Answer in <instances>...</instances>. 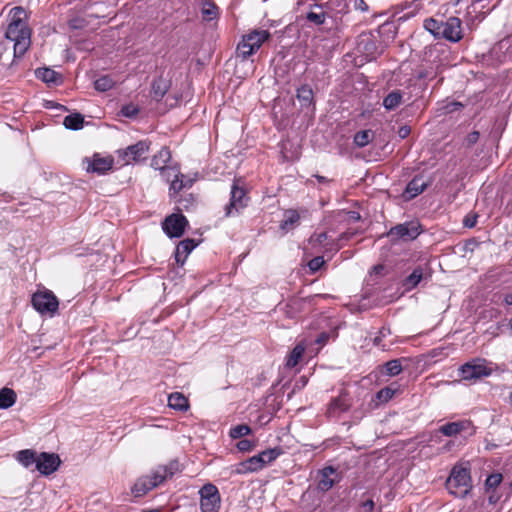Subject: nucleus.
Segmentation results:
<instances>
[{
  "mask_svg": "<svg viewBox=\"0 0 512 512\" xmlns=\"http://www.w3.org/2000/svg\"><path fill=\"white\" fill-rule=\"evenodd\" d=\"M139 112V109L134 104H126L121 108V115L128 118L135 117Z\"/></svg>",
  "mask_w": 512,
  "mask_h": 512,
  "instance_id": "obj_47",
  "label": "nucleus"
},
{
  "mask_svg": "<svg viewBox=\"0 0 512 512\" xmlns=\"http://www.w3.org/2000/svg\"><path fill=\"white\" fill-rule=\"evenodd\" d=\"M143 512H157L156 510H148V511H143Z\"/></svg>",
  "mask_w": 512,
  "mask_h": 512,
  "instance_id": "obj_64",
  "label": "nucleus"
},
{
  "mask_svg": "<svg viewBox=\"0 0 512 512\" xmlns=\"http://www.w3.org/2000/svg\"><path fill=\"white\" fill-rule=\"evenodd\" d=\"M420 228L421 226L417 222H405L392 227L388 231L387 236L393 241H411L420 235Z\"/></svg>",
  "mask_w": 512,
  "mask_h": 512,
  "instance_id": "obj_11",
  "label": "nucleus"
},
{
  "mask_svg": "<svg viewBox=\"0 0 512 512\" xmlns=\"http://www.w3.org/2000/svg\"><path fill=\"white\" fill-rule=\"evenodd\" d=\"M171 159L170 150L167 147H162L151 160V166L154 169L161 171V176L167 181L170 180L171 174L174 173L173 167H167V162Z\"/></svg>",
  "mask_w": 512,
  "mask_h": 512,
  "instance_id": "obj_15",
  "label": "nucleus"
},
{
  "mask_svg": "<svg viewBox=\"0 0 512 512\" xmlns=\"http://www.w3.org/2000/svg\"><path fill=\"white\" fill-rule=\"evenodd\" d=\"M171 177H173V179L171 180L169 188V196L170 198H176L179 192L185 189V175L174 169V173L171 174Z\"/></svg>",
  "mask_w": 512,
  "mask_h": 512,
  "instance_id": "obj_27",
  "label": "nucleus"
},
{
  "mask_svg": "<svg viewBox=\"0 0 512 512\" xmlns=\"http://www.w3.org/2000/svg\"><path fill=\"white\" fill-rule=\"evenodd\" d=\"M14 59L10 49L5 47L3 43H0V66L9 67Z\"/></svg>",
  "mask_w": 512,
  "mask_h": 512,
  "instance_id": "obj_40",
  "label": "nucleus"
},
{
  "mask_svg": "<svg viewBox=\"0 0 512 512\" xmlns=\"http://www.w3.org/2000/svg\"><path fill=\"white\" fill-rule=\"evenodd\" d=\"M371 140V131L363 130L359 131L354 136V143L356 146L362 148L365 147Z\"/></svg>",
  "mask_w": 512,
  "mask_h": 512,
  "instance_id": "obj_41",
  "label": "nucleus"
},
{
  "mask_svg": "<svg viewBox=\"0 0 512 512\" xmlns=\"http://www.w3.org/2000/svg\"><path fill=\"white\" fill-rule=\"evenodd\" d=\"M428 183L424 181L423 177L416 175L406 186L404 191V197L407 200H411L416 196L420 195L427 187Z\"/></svg>",
  "mask_w": 512,
  "mask_h": 512,
  "instance_id": "obj_20",
  "label": "nucleus"
},
{
  "mask_svg": "<svg viewBox=\"0 0 512 512\" xmlns=\"http://www.w3.org/2000/svg\"><path fill=\"white\" fill-rule=\"evenodd\" d=\"M193 183H194V180L192 178H188L187 176H185V178H184L185 189L191 188Z\"/></svg>",
  "mask_w": 512,
  "mask_h": 512,
  "instance_id": "obj_58",
  "label": "nucleus"
},
{
  "mask_svg": "<svg viewBox=\"0 0 512 512\" xmlns=\"http://www.w3.org/2000/svg\"><path fill=\"white\" fill-rule=\"evenodd\" d=\"M12 18L11 22H25L24 18L26 16L25 10L22 7H14L12 9Z\"/></svg>",
  "mask_w": 512,
  "mask_h": 512,
  "instance_id": "obj_51",
  "label": "nucleus"
},
{
  "mask_svg": "<svg viewBox=\"0 0 512 512\" xmlns=\"http://www.w3.org/2000/svg\"><path fill=\"white\" fill-rule=\"evenodd\" d=\"M383 371L388 376H396L402 372L400 359H393L383 365Z\"/></svg>",
  "mask_w": 512,
  "mask_h": 512,
  "instance_id": "obj_36",
  "label": "nucleus"
},
{
  "mask_svg": "<svg viewBox=\"0 0 512 512\" xmlns=\"http://www.w3.org/2000/svg\"><path fill=\"white\" fill-rule=\"evenodd\" d=\"M84 117L80 113L67 115L64 118L63 124L67 129L79 130L83 127Z\"/></svg>",
  "mask_w": 512,
  "mask_h": 512,
  "instance_id": "obj_34",
  "label": "nucleus"
},
{
  "mask_svg": "<svg viewBox=\"0 0 512 512\" xmlns=\"http://www.w3.org/2000/svg\"><path fill=\"white\" fill-rule=\"evenodd\" d=\"M180 471L181 464L177 459H173L167 465H160L154 469V472L159 474L163 478V481H165L167 478H171L173 475H176Z\"/></svg>",
  "mask_w": 512,
  "mask_h": 512,
  "instance_id": "obj_25",
  "label": "nucleus"
},
{
  "mask_svg": "<svg viewBox=\"0 0 512 512\" xmlns=\"http://www.w3.org/2000/svg\"><path fill=\"white\" fill-rule=\"evenodd\" d=\"M35 75L38 79L42 80L43 82L49 85H59L62 83L61 74L55 72L50 68H38L35 71Z\"/></svg>",
  "mask_w": 512,
  "mask_h": 512,
  "instance_id": "obj_23",
  "label": "nucleus"
},
{
  "mask_svg": "<svg viewBox=\"0 0 512 512\" xmlns=\"http://www.w3.org/2000/svg\"><path fill=\"white\" fill-rule=\"evenodd\" d=\"M220 123V112H218L217 116H216V119H215V131H216V134L218 135V125Z\"/></svg>",
  "mask_w": 512,
  "mask_h": 512,
  "instance_id": "obj_60",
  "label": "nucleus"
},
{
  "mask_svg": "<svg viewBox=\"0 0 512 512\" xmlns=\"http://www.w3.org/2000/svg\"><path fill=\"white\" fill-rule=\"evenodd\" d=\"M477 215H467L463 220V225L467 228H473L477 223Z\"/></svg>",
  "mask_w": 512,
  "mask_h": 512,
  "instance_id": "obj_53",
  "label": "nucleus"
},
{
  "mask_svg": "<svg viewBox=\"0 0 512 512\" xmlns=\"http://www.w3.org/2000/svg\"><path fill=\"white\" fill-rule=\"evenodd\" d=\"M188 221L185 216L179 213H173L165 218L162 228L165 233L173 238L181 237L185 231Z\"/></svg>",
  "mask_w": 512,
  "mask_h": 512,
  "instance_id": "obj_12",
  "label": "nucleus"
},
{
  "mask_svg": "<svg viewBox=\"0 0 512 512\" xmlns=\"http://www.w3.org/2000/svg\"><path fill=\"white\" fill-rule=\"evenodd\" d=\"M175 202L177 203V210L183 211V210H190L194 205L196 204V197L192 194H182L179 198H173Z\"/></svg>",
  "mask_w": 512,
  "mask_h": 512,
  "instance_id": "obj_33",
  "label": "nucleus"
},
{
  "mask_svg": "<svg viewBox=\"0 0 512 512\" xmlns=\"http://www.w3.org/2000/svg\"><path fill=\"white\" fill-rule=\"evenodd\" d=\"M302 306V300L291 299L286 305V314L288 317L293 318L300 311Z\"/></svg>",
  "mask_w": 512,
  "mask_h": 512,
  "instance_id": "obj_42",
  "label": "nucleus"
},
{
  "mask_svg": "<svg viewBox=\"0 0 512 512\" xmlns=\"http://www.w3.org/2000/svg\"><path fill=\"white\" fill-rule=\"evenodd\" d=\"M61 464L58 454L42 452L37 457L36 469L42 475H50L55 472Z\"/></svg>",
  "mask_w": 512,
  "mask_h": 512,
  "instance_id": "obj_14",
  "label": "nucleus"
},
{
  "mask_svg": "<svg viewBox=\"0 0 512 512\" xmlns=\"http://www.w3.org/2000/svg\"><path fill=\"white\" fill-rule=\"evenodd\" d=\"M306 18L309 22L314 23L315 25H322L325 22L326 14L324 12L316 13L310 11L307 13Z\"/></svg>",
  "mask_w": 512,
  "mask_h": 512,
  "instance_id": "obj_46",
  "label": "nucleus"
},
{
  "mask_svg": "<svg viewBox=\"0 0 512 512\" xmlns=\"http://www.w3.org/2000/svg\"><path fill=\"white\" fill-rule=\"evenodd\" d=\"M150 148V142L142 140L136 144L130 145L125 149L117 151L121 165H129L132 162H139L146 159V155Z\"/></svg>",
  "mask_w": 512,
  "mask_h": 512,
  "instance_id": "obj_7",
  "label": "nucleus"
},
{
  "mask_svg": "<svg viewBox=\"0 0 512 512\" xmlns=\"http://www.w3.org/2000/svg\"><path fill=\"white\" fill-rule=\"evenodd\" d=\"M353 235V232H343L342 234H340L337 240L332 241L330 250H334L335 252H337L342 247V242L350 240L353 237Z\"/></svg>",
  "mask_w": 512,
  "mask_h": 512,
  "instance_id": "obj_44",
  "label": "nucleus"
},
{
  "mask_svg": "<svg viewBox=\"0 0 512 512\" xmlns=\"http://www.w3.org/2000/svg\"><path fill=\"white\" fill-rule=\"evenodd\" d=\"M200 508L202 512H218L221 506V496L217 487L211 483L205 484L199 491Z\"/></svg>",
  "mask_w": 512,
  "mask_h": 512,
  "instance_id": "obj_9",
  "label": "nucleus"
},
{
  "mask_svg": "<svg viewBox=\"0 0 512 512\" xmlns=\"http://www.w3.org/2000/svg\"><path fill=\"white\" fill-rule=\"evenodd\" d=\"M198 245L194 239H184L176 246L175 249V260L176 263L182 266L185 263L186 258L191 251Z\"/></svg>",
  "mask_w": 512,
  "mask_h": 512,
  "instance_id": "obj_19",
  "label": "nucleus"
},
{
  "mask_svg": "<svg viewBox=\"0 0 512 512\" xmlns=\"http://www.w3.org/2000/svg\"><path fill=\"white\" fill-rule=\"evenodd\" d=\"M447 488L456 497H464L471 488L470 471L464 467H454L447 480Z\"/></svg>",
  "mask_w": 512,
  "mask_h": 512,
  "instance_id": "obj_6",
  "label": "nucleus"
},
{
  "mask_svg": "<svg viewBox=\"0 0 512 512\" xmlns=\"http://www.w3.org/2000/svg\"><path fill=\"white\" fill-rule=\"evenodd\" d=\"M374 509L373 500L369 499L362 504V512H372Z\"/></svg>",
  "mask_w": 512,
  "mask_h": 512,
  "instance_id": "obj_56",
  "label": "nucleus"
},
{
  "mask_svg": "<svg viewBox=\"0 0 512 512\" xmlns=\"http://www.w3.org/2000/svg\"><path fill=\"white\" fill-rule=\"evenodd\" d=\"M115 82L109 75H104L95 80L94 87L97 91L106 92L114 86Z\"/></svg>",
  "mask_w": 512,
  "mask_h": 512,
  "instance_id": "obj_38",
  "label": "nucleus"
},
{
  "mask_svg": "<svg viewBox=\"0 0 512 512\" xmlns=\"http://www.w3.org/2000/svg\"><path fill=\"white\" fill-rule=\"evenodd\" d=\"M377 273L383 269V266L382 265H377V266H374L373 268Z\"/></svg>",
  "mask_w": 512,
  "mask_h": 512,
  "instance_id": "obj_63",
  "label": "nucleus"
},
{
  "mask_svg": "<svg viewBox=\"0 0 512 512\" xmlns=\"http://www.w3.org/2000/svg\"><path fill=\"white\" fill-rule=\"evenodd\" d=\"M162 482L163 478L153 470L150 475L142 476L137 479L131 489L132 494L135 497H142Z\"/></svg>",
  "mask_w": 512,
  "mask_h": 512,
  "instance_id": "obj_13",
  "label": "nucleus"
},
{
  "mask_svg": "<svg viewBox=\"0 0 512 512\" xmlns=\"http://www.w3.org/2000/svg\"><path fill=\"white\" fill-rule=\"evenodd\" d=\"M202 19L211 21L219 16V8L210 0H204L201 7Z\"/></svg>",
  "mask_w": 512,
  "mask_h": 512,
  "instance_id": "obj_30",
  "label": "nucleus"
},
{
  "mask_svg": "<svg viewBox=\"0 0 512 512\" xmlns=\"http://www.w3.org/2000/svg\"><path fill=\"white\" fill-rule=\"evenodd\" d=\"M332 475H337V471L333 466H326L318 472V490L327 492L335 483L339 482V479L333 478Z\"/></svg>",
  "mask_w": 512,
  "mask_h": 512,
  "instance_id": "obj_17",
  "label": "nucleus"
},
{
  "mask_svg": "<svg viewBox=\"0 0 512 512\" xmlns=\"http://www.w3.org/2000/svg\"><path fill=\"white\" fill-rule=\"evenodd\" d=\"M425 271H426V268H424L423 266L419 265L417 266L410 275H408L404 280H403V287L405 288L406 291H410L412 289H414L415 287H417V285L420 283V281L425 277Z\"/></svg>",
  "mask_w": 512,
  "mask_h": 512,
  "instance_id": "obj_24",
  "label": "nucleus"
},
{
  "mask_svg": "<svg viewBox=\"0 0 512 512\" xmlns=\"http://www.w3.org/2000/svg\"><path fill=\"white\" fill-rule=\"evenodd\" d=\"M395 393H396L395 389H392L391 387H384L377 392L376 398L380 402L385 403V402H388L389 400H391L393 398V396L395 395Z\"/></svg>",
  "mask_w": 512,
  "mask_h": 512,
  "instance_id": "obj_43",
  "label": "nucleus"
},
{
  "mask_svg": "<svg viewBox=\"0 0 512 512\" xmlns=\"http://www.w3.org/2000/svg\"><path fill=\"white\" fill-rule=\"evenodd\" d=\"M282 453L283 449L280 446L266 449L239 463L235 471L239 474L259 471L276 460Z\"/></svg>",
  "mask_w": 512,
  "mask_h": 512,
  "instance_id": "obj_4",
  "label": "nucleus"
},
{
  "mask_svg": "<svg viewBox=\"0 0 512 512\" xmlns=\"http://www.w3.org/2000/svg\"><path fill=\"white\" fill-rule=\"evenodd\" d=\"M304 351L305 347L301 344H297L289 354L286 366L290 368L295 367L299 363V360L302 358Z\"/></svg>",
  "mask_w": 512,
  "mask_h": 512,
  "instance_id": "obj_35",
  "label": "nucleus"
},
{
  "mask_svg": "<svg viewBox=\"0 0 512 512\" xmlns=\"http://www.w3.org/2000/svg\"><path fill=\"white\" fill-rule=\"evenodd\" d=\"M169 88L167 80L162 77L155 79L151 87V95L156 101H160L167 93Z\"/></svg>",
  "mask_w": 512,
  "mask_h": 512,
  "instance_id": "obj_28",
  "label": "nucleus"
},
{
  "mask_svg": "<svg viewBox=\"0 0 512 512\" xmlns=\"http://www.w3.org/2000/svg\"><path fill=\"white\" fill-rule=\"evenodd\" d=\"M252 432L250 426L247 424H239L235 427H232L229 431V436L234 439H241L246 435H249Z\"/></svg>",
  "mask_w": 512,
  "mask_h": 512,
  "instance_id": "obj_39",
  "label": "nucleus"
},
{
  "mask_svg": "<svg viewBox=\"0 0 512 512\" xmlns=\"http://www.w3.org/2000/svg\"><path fill=\"white\" fill-rule=\"evenodd\" d=\"M248 202L245 182L241 179L235 180L231 186L229 205H226V217L239 215L248 206Z\"/></svg>",
  "mask_w": 512,
  "mask_h": 512,
  "instance_id": "obj_5",
  "label": "nucleus"
},
{
  "mask_svg": "<svg viewBox=\"0 0 512 512\" xmlns=\"http://www.w3.org/2000/svg\"><path fill=\"white\" fill-rule=\"evenodd\" d=\"M424 28L435 38H444L450 42H459L462 35L461 20L457 17H449L446 21L428 18L424 21Z\"/></svg>",
  "mask_w": 512,
  "mask_h": 512,
  "instance_id": "obj_1",
  "label": "nucleus"
},
{
  "mask_svg": "<svg viewBox=\"0 0 512 512\" xmlns=\"http://www.w3.org/2000/svg\"><path fill=\"white\" fill-rule=\"evenodd\" d=\"M6 38L13 42V57L20 58L30 46V29L26 22H10L5 33Z\"/></svg>",
  "mask_w": 512,
  "mask_h": 512,
  "instance_id": "obj_3",
  "label": "nucleus"
},
{
  "mask_svg": "<svg viewBox=\"0 0 512 512\" xmlns=\"http://www.w3.org/2000/svg\"><path fill=\"white\" fill-rule=\"evenodd\" d=\"M479 137H480V133L478 131H472L471 133H469L466 136V138L464 140V144L467 147H471L479 140Z\"/></svg>",
  "mask_w": 512,
  "mask_h": 512,
  "instance_id": "obj_52",
  "label": "nucleus"
},
{
  "mask_svg": "<svg viewBox=\"0 0 512 512\" xmlns=\"http://www.w3.org/2000/svg\"><path fill=\"white\" fill-rule=\"evenodd\" d=\"M235 447L239 452H250L254 449L255 442L249 439H240L235 444Z\"/></svg>",
  "mask_w": 512,
  "mask_h": 512,
  "instance_id": "obj_45",
  "label": "nucleus"
},
{
  "mask_svg": "<svg viewBox=\"0 0 512 512\" xmlns=\"http://www.w3.org/2000/svg\"><path fill=\"white\" fill-rule=\"evenodd\" d=\"M351 407V401L346 392L333 398L328 405L327 415L331 418H337L340 414L346 412Z\"/></svg>",
  "mask_w": 512,
  "mask_h": 512,
  "instance_id": "obj_16",
  "label": "nucleus"
},
{
  "mask_svg": "<svg viewBox=\"0 0 512 512\" xmlns=\"http://www.w3.org/2000/svg\"><path fill=\"white\" fill-rule=\"evenodd\" d=\"M299 219H300V216L296 210H293V209L287 210L285 212V219L280 224V228L283 230H287L294 224L298 223Z\"/></svg>",
  "mask_w": 512,
  "mask_h": 512,
  "instance_id": "obj_37",
  "label": "nucleus"
},
{
  "mask_svg": "<svg viewBox=\"0 0 512 512\" xmlns=\"http://www.w3.org/2000/svg\"><path fill=\"white\" fill-rule=\"evenodd\" d=\"M32 305L41 314L53 315L59 307V301L50 290L38 291L32 296Z\"/></svg>",
  "mask_w": 512,
  "mask_h": 512,
  "instance_id": "obj_8",
  "label": "nucleus"
},
{
  "mask_svg": "<svg viewBox=\"0 0 512 512\" xmlns=\"http://www.w3.org/2000/svg\"><path fill=\"white\" fill-rule=\"evenodd\" d=\"M315 178L317 179V181L321 184H327L330 182L329 179H327L326 177L324 176H321V175H315Z\"/></svg>",
  "mask_w": 512,
  "mask_h": 512,
  "instance_id": "obj_59",
  "label": "nucleus"
},
{
  "mask_svg": "<svg viewBox=\"0 0 512 512\" xmlns=\"http://www.w3.org/2000/svg\"><path fill=\"white\" fill-rule=\"evenodd\" d=\"M472 429H473V426H472L471 421L460 420V421H455V422H448V423L442 425L439 428V431L447 437H452V436H456V435L460 434L463 431L472 430Z\"/></svg>",
  "mask_w": 512,
  "mask_h": 512,
  "instance_id": "obj_18",
  "label": "nucleus"
},
{
  "mask_svg": "<svg viewBox=\"0 0 512 512\" xmlns=\"http://www.w3.org/2000/svg\"><path fill=\"white\" fill-rule=\"evenodd\" d=\"M324 263L325 261L322 256H316L308 262V267L312 272H316L324 265Z\"/></svg>",
  "mask_w": 512,
  "mask_h": 512,
  "instance_id": "obj_50",
  "label": "nucleus"
},
{
  "mask_svg": "<svg viewBox=\"0 0 512 512\" xmlns=\"http://www.w3.org/2000/svg\"><path fill=\"white\" fill-rule=\"evenodd\" d=\"M411 132V128L407 125L401 126L398 130V135L400 138L404 139L409 136Z\"/></svg>",
  "mask_w": 512,
  "mask_h": 512,
  "instance_id": "obj_55",
  "label": "nucleus"
},
{
  "mask_svg": "<svg viewBox=\"0 0 512 512\" xmlns=\"http://www.w3.org/2000/svg\"><path fill=\"white\" fill-rule=\"evenodd\" d=\"M354 7L356 10H360L361 12H367L369 10V7L364 0H356Z\"/></svg>",
  "mask_w": 512,
  "mask_h": 512,
  "instance_id": "obj_54",
  "label": "nucleus"
},
{
  "mask_svg": "<svg viewBox=\"0 0 512 512\" xmlns=\"http://www.w3.org/2000/svg\"><path fill=\"white\" fill-rule=\"evenodd\" d=\"M37 453L31 449H25L17 452L16 459L25 467L37 464Z\"/></svg>",
  "mask_w": 512,
  "mask_h": 512,
  "instance_id": "obj_32",
  "label": "nucleus"
},
{
  "mask_svg": "<svg viewBox=\"0 0 512 512\" xmlns=\"http://www.w3.org/2000/svg\"><path fill=\"white\" fill-rule=\"evenodd\" d=\"M373 342H374V345L379 346L380 342H381V338L379 336H377V337L374 338Z\"/></svg>",
  "mask_w": 512,
  "mask_h": 512,
  "instance_id": "obj_62",
  "label": "nucleus"
},
{
  "mask_svg": "<svg viewBox=\"0 0 512 512\" xmlns=\"http://www.w3.org/2000/svg\"><path fill=\"white\" fill-rule=\"evenodd\" d=\"M328 239V235L326 232H322L319 234H313L309 238V243L313 246L315 245H323Z\"/></svg>",
  "mask_w": 512,
  "mask_h": 512,
  "instance_id": "obj_49",
  "label": "nucleus"
},
{
  "mask_svg": "<svg viewBox=\"0 0 512 512\" xmlns=\"http://www.w3.org/2000/svg\"><path fill=\"white\" fill-rule=\"evenodd\" d=\"M168 405L170 408L184 411L189 407L188 399L181 393L175 392L169 395Z\"/></svg>",
  "mask_w": 512,
  "mask_h": 512,
  "instance_id": "obj_29",
  "label": "nucleus"
},
{
  "mask_svg": "<svg viewBox=\"0 0 512 512\" xmlns=\"http://www.w3.org/2000/svg\"><path fill=\"white\" fill-rule=\"evenodd\" d=\"M296 97L302 108H315L314 93L308 84H304L297 89Z\"/></svg>",
  "mask_w": 512,
  "mask_h": 512,
  "instance_id": "obj_22",
  "label": "nucleus"
},
{
  "mask_svg": "<svg viewBox=\"0 0 512 512\" xmlns=\"http://www.w3.org/2000/svg\"><path fill=\"white\" fill-rule=\"evenodd\" d=\"M17 395L14 390L4 387L0 390V409H8L16 402Z\"/></svg>",
  "mask_w": 512,
  "mask_h": 512,
  "instance_id": "obj_31",
  "label": "nucleus"
},
{
  "mask_svg": "<svg viewBox=\"0 0 512 512\" xmlns=\"http://www.w3.org/2000/svg\"><path fill=\"white\" fill-rule=\"evenodd\" d=\"M270 38L271 33L268 30L262 29H255L243 35L236 47L234 56L235 63L238 59L246 60L248 57L255 54Z\"/></svg>",
  "mask_w": 512,
  "mask_h": 512,
  "instance_id": "obj_2",
  "label": "nucleus"
},
{
  "mask_svg": "<svg viewBox=\"0 0 512 512\" xmlns=\"http://www.w3.org/2000/svg\"><path fill=\"white\" fill-rule=\"evenodd\" d=\"M113 163L114 161L111 157H99L98 155H95L93 160L89 163L87 171L97 174H105L107 171L112 169Z\"/></svg>",
  "mask_w": 512,
  "mask_h": 512,
  "instance_id": "obj_21",
  "label": "nucleus"
},
{
  "mask_svg": "<svg viewBox=\"0 0 512 512\" xmlns=\"http://www.w3.org/2000/svg\"><path fill=\"white\" fill-rule=\"evenodd\" d=\"M404 92L401 90H393L383 99V106L386 110L392 111L399 107L403 102Z\"/></svg>",
  "mask_w": 512,
  "mask_h": 512,
  "instance_id": "obj_26",
  "label": "nucleus"
},
{
  "mask_svg": "<svg viewBox=\"0 0 512 512\" xmlns=\"http://www.w3.org/2000/svg\"><path fill=\"white\" fill-rule=\"evenodd\" d=\"M459 372L463 380H478L490 376L492 369L486 366L484 359H475L463 364Z\"/></svg>",
  "mask_w": 512,
  "mask_h": 512,
  "instance_id": "obj_10",
  "label": "nucleus"
},
{
  "mask_svg": "<svg viewBox=\"0 0 512 512\" xmlns=\"http://www.w3.org/2000/svg\"><path fill=\"white\" fill-rule=\"evenodd\" d=\"M348 217H349V220H351V221H359L361 219L360 213L357 211H349Z\"/></svg>",
  "mask_w": 512,
  "mask_h": 512,
  "instance_id": "obj_57",
  "label": "nucleus"
},
{
  "mask_svg": "<svg viewBox=\"0 0 512 512\" xmlns=\"http://www.w3.org/2000/svg\"><path fill=\"white\" fill-rule=\"evenodd\" d=\"M502 481V475L499 473L491 474L487 477L485 485L489 489L496 488Z\"/></svg>",
  "mask_w": 512,
  "mask_h": 512,
  "instance_id": "obj_48",
  "label": "nucleus"
},
{
  "mask_svg": "<svg viewBox=\"0 0 512 512\" xmlns=\"http://www.w3.org/2000/svg\"><path fill=\"white\" fill-rule=\"evenodd\" d=\"M505 302H506V304H508V305H512V294H508V295H506V297H505Z\"/></svg>",
  "mask_w": 512,
  "mask_h": 512,
  "instance_id": "obj_61",
  "label": "nucleus"
}]
</instances>
